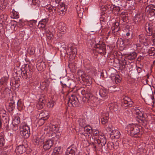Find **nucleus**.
Instances as JSON below:
<instances>
[{
    "label": "nucleus",
    "instance_id": "1",
    "mask_svg": "<svg viewBox=\"0 0 155 155\" xmlns=\"http://www.w3.org/2000/svg\"><path fill=\"white\" fill-rule=\"evenodd\" d=\"M140 127L134 124H130L127 125L126 128L128 134L132 136L140 134Z\"/></svg>",
    "mask_w": 155,
    "mask_h": 155
},
{
    "label": "nucleus",
    "instance_id": "2",
    "mask_svg": "<svg viewBox=\"0 0 155 155\" xmlns=\"http://www.w3.org/2000/svg\"><path fill=\"white\" fill-rule=\"evenodd\" d=\"M48 131L47 132V134L49 137H51L52 139L57 141L60 137L61 134L57 132L56 128L55 125H53L52 127L49 128Z\"/></svg>",
    "mask_w": 155,
    "mask_h": 155
},
{
    "label": "nucleus",
    "instance_id": "3",
    "mask_svg": "<svg viewBox=\"0 0 155 155\" xmlns=\"http://www.w3.org/2000/svg\"><path fill=\"white\" fill-rule=\"evenodd\" d=\"M20 134L21 136L25 138H28L30 135V128L25 123L22 124L20 127Z\"/></svg>",
    "mask_w": 155,
    "mask_h": 155
},
{
    "label": "nucleus",
    "instance_id": "4",
    "mask_svg": "<svg viewBox=\"0 0 155 155\" xmlns=\"http://www.w3.org/2000/svg\"><path fill=\"white\" fill-rule=\"evenodd\" d=\"M78 74L79 76L81 77L84 81L86 82L88 84V85H90L92 84V78L86 75L84 72L81 70L78 71Z\"/></svg>",
    "mask_w": 155,
    "mask_h": 155
},
{
    "label": "nucleus",
    "instance_id": "5",
    "mask_svg": "<svg viewBox=\"0 0 155 155\" xmlns=\"http://www.w3.org/2000/svg\"><path fill=\"white\" fill-rule=\"evenodd\" d=\"M68 103L69 106L76 107L78 105L79 101L75 95H72L69 97Z\"/></svg>",
    "mask_w": 155,
    "mask_h": 155
},
{
    "label": "nucleus",
    "instance_id": "6",
    "mask_svg": "<svg viewBox=\"0 0 155 155\" xmlns=\"http://www.w3.org/2000/svg\"><path fill=\"white\" fill-rule=\"evenodd\" d=\"M108 91L107 90L103 88L98 89L96 92L97 96L98 95L104 100L107 99L108 97Z\"/></svg>",
    "mask_w": 155,
    "mask_h": 155
},
{
    "label": "nucleus",
    "instance_id": "7",
    "mask_svg": "<svg viewBox=\"0 0 155 155\" xmlns=\"http://www.w3.org/2000/svg\"><path fill=\"white\" fill-rule=\"evenodd\" d=\"M122 106L124 107H130L132 106L133 102L129 97H125L122 101Z\"/></svg>",
    "mask_w": 155,
    "mask_h": 155
},
{
    "label": "nucleus",
    "instance_id": "8",
    "mask_svg": "<svg viewBox=\"0 0 155 155\" xmlns=\"http://www.w3.org/2000/svg\"><path fill=\"white\" fill-rule=\"evenodd\" d=\"M95 143H97L98 144H100L101 146H104L106 143V139L104 135L101 134L97 139V140H94Z\"/></svg>",
    "mask_w": 155,
    "mask_h": 155
},
{
    "label": "nucleus",
    "instance_id": "9",
    "mask_svg": "<svg viewBox=\"0 0 155 155\" xmlns=\"http://www.w3.org/2000/svg\"><path fill=\"white\" fill-rule=\"evenodd\" d=\"M95 143H97L98 144H100L101 146H104L106 143V139L104 135L101 134L97 139V140H94Z\"/></svg>",
    "mask_w": 155,
    "mask_h": 155
},
{
    "label": "nucleus",
    "instance_id": "10",
    "mask_svg": "<svg viewBox=\"0 0 155 155\" xmlns=\"http://www.w3.org/2000/svg\"><path fill=\"white\" fill-rule=\"evenodd\" d=\"M56 10L59 15L63 16L65 14L66 9L65 8L64 5L60 3L58 5L57 8H56Z\"/></svg>",
    "mask_w": 155,
    "mask_h": 155
},
{
    "label": "nucleus",
    "instance_id": "11",
    "mask_svg": "<svg viewBox=\"0 0 155 155\" xmlns=\"http://www.w3.org/2000/svg\"><path fill=\"white\" fill-rule=\"evenodd\" d=\"M109 114L107 111H104L101 116V123L103 124H105L107 123L109 119Z\"/></svg>",
    "mask_w": 155,
    "mask_h": 155
},
{
    "label": "nucleus",
    "instance_id": "12",
    "mask_svg": "<svg viewBox=\"0 0 155 155\" xmlns=\"http://www.w3.org/2000/svg\"><path fill=\"white\" fill-rule=\"evenodd\" d=\"M48 21V18H45L41 20L38 24V27L40 29L45 30V27Z\"/></svg>",
    "mask_w": 155,
    "mask_h": 155
},
{
    "label": "nucleus",
    "instance_id": "13",
    "mask_svg": "<svg viewBox=\"0 0 155 155\" xmlns=\"http://www.w3.org/2000/svg\"><path fill=\"white\" fill-rule=\"evenodd\" d=\"M43 148L45 150L49 149L53 144V141L51 140H47L43 143Z\"/></svg>",
    "mask_w": 155,
    "mask_h": 155
},
{
    "label": "nucleus",
    "instance_id": "14",
    "mask_svg": "<svg viewBox=\"0 0 155 155\" xmlns=\"http://www.w3.org/2000/svg\"><path fill=\"white\" fill-rule=\"evenodd\" d=\"M81 94L86 99L89 101L93 99V97L92 94L88 91H86L84 90H83L81 91Z\"/></svg>",
    "mask_w": 155,
    "mask_h": 155
},
{
    "label": "nucleus",
    "instance_id": "15",
    "mask_svg": "<svg viewBox=\"0 0 155 155\" xmlns=\"http://www.w3.org/2000/svg\"><path fill=\"white\" fill-rule=\"evenodd\" d=\"M70 51L69 52V58L70 59H74L77 54V49L75 47L72 46L70 48Z\"/></svg>",
    "mask_w": 155,
    "mask_h": 155
},
{
    "label": "nucleus",
    "instance_id": "16",
    "mask_svg": "<svg viewBox=\"0 0 155 155\" xmlns=\"http://www.w3.org/2000/svg\"><path fill=\"white\" fill-rule=\"evenodd\" d=\"M66 28L65 24L62 22L59 23L57 27L58 31L60 33L64 32L65 31Z\"/></svg>",
    "mask_w": 155,
    "mask_h": 155
},
{
    "label": "nucleus",
    "instance_id": "17",
    "mask_svg": "<svg viewBox=\"0 0 155 155\" xmlns=\"http://www.w3.org/2000/svg\"><path fill=\"white\" fill-rule=\"evenodd\" d=\"M145 11L148 14H153L155 11V6L154 5H150L146 8Z\"/></svg>",
    "mask_w": 155,
    "mask_h": 155
},
{
    "label": "nucleus",
    "instance_id": "18",
    "mask_svg": "<svg viewBox=\"0 0 155 155\" xmlns=\"http://www.w3.org/2000/svg\"><path fill=\"white\" fill-rule=\"evenodd\" d=\"M26 150V148L24 145H21L18 146L15 150L17 153L21 154L25 152Z\"/></svg>",
    "mask_w": 155,
    "mask_h": 155
},
{
    "label": "nucleus",
    "instance_id": "19",
    "mask_svg": "<svg viewBox=\"0 0 155 155\" xmlns=\"http://www.w3.org/2000/svg\"><path fill=\"white\" fill-rule=\"evenodd\" d=\"M111 79L112 81L116 84H117L121 82L122 78L118 75L113 74L111 77Z\"/></svg>",
    "mask_w": 155,
    "mask_h": 155
},
{
    "label": "nucleus",
    "instance_id": "20",
    "mask_svg": "<svg viewBox=\"0 0 155 155\" xmlns=\"http://www.w3.org/2000/svg\"><path fill=\"white\" fill-rule=\"evenodd\" d=\"M110 10L115 15H118L120 11V8L119 6H115L114 5H111L110 7Z\"/></svg>",
    "mask_w": 155,
    "mask_h": 155
},
{
    "label": "nucleus",
    "instance_id": "21",
    "mask_svg": "<svg viewBox=\"0 0 155 155\" xmlns=\"http://www.w3.org/2000/svg\"><path fill=\"white\" fill-rule=\"evenodd\" d=\"M108 108L111 112H115L118 109L117 105L115 103H111L109 104L108 106Z\"/></svg>",
    "mask_w": 155,
    "mask_h": 155
},
{
    "label": "nucleus",
    "instance_id": "22",
    "mask_svg": "<svg viewBox=\"0 0 155 155\" xmlns=\"http://www.w3.org/2000/svg\"><path fill=\"white\" fill-rule=\"evenodd\" d=\"M36 68L38 71H42L45 68V64L43 61H39L36 64Z\"/></svg>",
    "mask_w": 155,
    "mask_h": 155
},
{
    "label": "nucleus",
    "instance_id": "23",
    "mask_svg": "<svg viewBox=\"0 0 155 155\" xmlns=\"http://www.w3.org/2000/svg\"><path fill=\"white\" fill-rule=\"evenodd\" d=\"M20 122V119L19 117H15L12 121V124L16 128V129L18 128V125Z\"/></svg>",
    "mask_w": 155,
    "mask_h": 155
},
{
    "label": "nucleus",
    "instance_id": "24",
    "mask_svg": "<svg viewBox=\"0 0 155 155\" xmlns=\"http://www.w3.org/2000/svg\"><path fill=\"white\" fill-rule=\"evenodd\" d=\"M62 150L61 147H55L52 155H61Z\"/></svg>",
    "mask_w": 155,
    "mask_h": 155
},
{
    "label": "nucleus",
    "instance_id": "25",
    "mask_svg": "<svg viewBox=\"0 0 155 155\" xmlns=\"http://www.w3.org/2000/svg\"><path fill=\"white\" fill-rule=\"evenodd\" d=\"M34 142L35 145H38L43 142L44 139L42 137H38L35 136L34 138Z\"/></svg>",
    "mask_w": 155,
    "mask_h": 155
},
{
    "label": "nucleus",
    "instance_id": "26",
    "mask_svg": "<svg viewBox=\"0 0 155 155\" xmlns=\"http://www.w3.org/2000/svg\"><path fill=\"white\" fill-rule=\"evenodd\" d=\"M74 83L71 79H68L67 80V81L64 84L66 86L71 88H73L74 87Z\"/></svg>",
    "mask_w": 155,
    "mask_h": 155
},
{
    "label": "nucleus",
    "instance_id": "27",
    "mask_svg": "<svg viewBox=\"0 0 155 155\" xmlns=\"http://www.w3.org/2000/svg\"><path fill=\"white\" fill-rule=\"evenodd\" d=\"M45 101L43 98H40L39 99V101L38 104H37V107L39 109H41L44 106L45 103Z\"/></svg>",
    "mask_w": 155,
    "mask_h": 155
},
{
    "label": "nucleus",
    "instance_id": "28",
    "mask_svg": "<svg viewBox=\"0 0 155 155\" xmlns=\"http://www.w3.org/2000/svg\"><path fill=\"white\" fill-rule=\"evenodd\" d=\"M75 150V149L74 148H68L66 151L65 155H74Z\"/></svg>",
    "mask_w": 155,
    "mask_h": 155
},
{
    "label": "nucleus",
    "instance_id": "29",
    "mask_svg": "<svg viewBox=\"0 0 155 155\" xmlns=\"http://www.w3.org/2000/svg\"><path fill=\"white\" fill-rule=\"evenodd\" d=\"M102 134V133L100 132L98 130H95L93 132V136L92 138L94 139V140H97V138Z\"/></svg>",
    "mask_w": 155,
    "mask_h": 155
},
{
    "label": "nucleus",
    "instance_id": "30",
    "mask_svg": "<svg viewBox=\"0 0 155 155\" xmlns=\"http://www.w3.org/2000/svg\"><path fill=\"white\" fill-rule=\"evenodd\" d=\"M41 118H42L46 120L49 117V115L48 112L47 111H44L41 113L39 114Z\"/></svg>",
    "mask_w": 155,
    "mask_h": 155
},
{
    "label": "nucleus",
    "instance_id": "31",
    "mask_svg": "<svg viewBox=\"0 0 155 155\" xmlns=\"http://www.w3.org/2000/svg\"><path fill=\"white\" fill-rule=\"evenodd\" d=\"M120 15L124 22H127V21L128 20V17L126 12H122L120 14Z\"/></svg>",
    "mask_w": 155,
    "mask_h": 155
},
{
    "label": "nucleus",
    "instance_id": "32",
    "mask_svg": "<svg viewBox=\"0 0 155 155\" xmlns=\"http://www.w3.org/2000/svg\"><path fill=\"white\" fill-rule=\"evenodd\" d=\"M111 134L113 135L115 138L118 139L120 137V134L119 130H115L112 131Z\"/></svg>",
    "mask_w": 155,
    "mask_h": 155
},
{
    "label": "nucleus",
    "instance_id": "33",
    "mask_svg": "<svg viewBox=\"0 0 155 155\" xmlns=\"http://www.w3.org/2000/svg\"><path fill=\"white\" fill-rule=\"evenodd\" d=\"M137 56V53L135 52H133L129 54L127 56V58L129 60H133L136 58Z\"/></svg>",
    "mask_w": 155,
    "mask_h": 155
},
{
    "label": "nucleus",
    "instance_id": "34",
    "mask_svg": "<svg viewBox=\"0 0 155 155\" xmlns=\"http://www.w3.org/2000/svg\"><path fill=\"white\" fill-rule=\"evenodd\" d=\"M136 20L137 21V22L141 21L143 19V13H138L135 16Z\"/></svg>",
    "mask_w": 155,
    "mask_h": 155
},
{
    "label": "nucleus",
    "instance_id": "35",
    "mask_svg": "<svg viewBox=\"0 0 155 155\" xmlns=\"http://www.w3.org/2000/svg\"><path fill=\"white\" fill-rule=\"evenodd\" d=\"M7 5V2L4 0H0V9L3 10L5 8Z\"/></svg>",
    "mask_w": 155,
    "mask_h": 155
},
{
    "label": "nucleus",
    "instance_id": "36",
    "mask_svg": "<svg viewBox=\"0 0 155 155\" xmlns=\"http://www.w3.org/2000/svg\"><path fill=\"white\" fill-rule=\"evenodd\" d=\"M11 18H17L19 17V14L18 12L13 9L11 13Z\"/></svg>",
    "mask_w": 155,
    "mask_h": 155
},
{
    "label": "nucleus",
    "instance_id": "37",
    "mask_svg": "<svg viewBox=\"0 0 155 155\" xmlns=\"http://www.w3.org/2000/svg\"><path fill=\"white\" fill-rule=\"evenodd\" d=\"M79 124L81 127L85 126L86 124V120L84 118H80L78 120Z\"/></svg>",
    "mask_w": 155,
    "mask_h": 155
},
{
    "label": "nucleus",
    "instance_id": "38",
    "mask_svg": "<svg viewBox=\"0 0 155 155\" xmlns=\"http://www.w3.org/2000/svg\"><path fill=\"white\" fill-rule=\"evenodd\" d=\"M84 130L85 132H87L88 135L90 134L92 132L91 127L89 125L85 126L84 127Z\"/></svg>",
    "mask_w": 155,
    "mask_h": 155
},
{
    "label": "nucleus",
    "instance_id": "39",
    "mask_svg": "<svg viewBox=\"0 0 155 155\" xmlns=\"http://www.w3.org/2000/svg\"><path fill=\"white\" fill-rule=\"evenodd\" d=\"M39 2L38 0H28V3L29 4L34 5H38L39 4Z\"/></svg>",
    "mask_w": 155,
    "mask_h": 155
},
{
    "label": "nucleus",
    "instance_id": "40",
    "mask_svg": "<svg viewBox=\"0 0 155 155\" xmlns=\"http://www.w3.org/2000/svg\"><path fill=\"white\" fill-rule=\"evenodd\" d=\"M55 104V103L54 101L52 100L49 101L47 104L48 107L50 108H52Z\"/></svg>",
    "mask_w": 155,
    "mask_h": 155
},
{
    "label": "nucleus",
    "instance_id": "41",
    "mask_svg": "<svg viewBox=\"0 0 155 155\" xmlns=\"http://www.w3.org/2000/svg\"><path fill=\"white\" fill-rule=\"evenodd\" d=\"M48 86V84L45 81L43 82L41 84V87L42 89H45Z\"/></svg>",
    "mask_w": 155,
    "mask_h": 155
},
{
    "label": "nucleus",
    "instance_id": "42",
    "mask_svg": "<svg viewBox=\"0 0 155 155\" xmlns=\"http://www.w3.org/2000/svg\"><path fill=\"white\" fill-rule=\"evenodd\" d=\"M80 137L82 139V140H85L88 135L87 133H80Z\"/></svg>",
    "mask_w": 155,
    "mask_h": 155
},
{
    "label": "nucleus",
    "instance_id": "43",
    "mask_svg": "<svg viewBox=\"0 0 155 155\" xmlns=\"http://www.w3.org/2000/svg\"><path fill=\"white\" fill-rule=\"evenodd\" d=\"M109 90L110 91L112 92H114L117 90V88L116 86H114L112 87H110L109 88Z\"/></svg>",
    "mask_w": 155,
    "mask_h": 155
},
{
    "label": "nucleus",
    "instance_id": "44",
    "mask_svg": "<svg viewBox=\"0 0 155 155\" xmlns=\"http://www.w3.org/2000/svg\"><path fill=\"white\" fill-rule=\"evenodd\" d=\"M45 120H46L40 118L38 122L39 126L43 125L44 124Z\"/></svg>",
    "mask_w": 155,
    "mask_h": 155
},
{
    "label": "nucleus",
    "instance_id": "45",
    "mask_svg": "<svg viewBox=\"0 0 155 155\" xmlns=\"http://www.w3.org/2000/svg\"><path fill=\"white\" fill-rule=\"evenodd\" d=\"M146 39H144V37L140 35L139 36V40L140 42L142 43H145L146 41Z\"/></svg>",
    "mask_w": 155,
    "mask_h": 155
},
{
    "label": "nucleus",
    "instance_id": "46",
    "mask_svg": "<svg viewBox=\"0 0 155 155\" xmlns=\"http://www.w3.org/2000/svg\"><path fill=\"white\" fill-rule=\"evenodd\" d=\"M7 16L5 15H2L0 16V21L3 22L6 19Z\"/></svg>",
    "mask_w": 155,
    "mask_h": 155
},
{
    "label": "nucleus",
    "instance_id": "47",
    "mask_svg": "<svg viewBox=\"0 0 155 155\" xmlns=\"http://www.w3.org/2000/svg\"><path fill=\"white\" fill-rule=\"evenodd\" d=\"M5 142L3 137H0V147L4 145Z\"/></svg>",
    "mask_w": 155,
    "mask_h": 155
},
{
    "label": "nucleus",
    "instance_id": "48",
    "mask_svg": "<svg viewBox=\"0 0 155 155\" xmlns=\"http://www.w3.org/2000/svg\"><path fill=\"white\" fill-rule=\"evenodd\" d=\"M77 14L78 15V16L79 17L81 18V16L82 15L83 13V9H80V11H78V8L77 9Z\"/></svg>",
    "mask_w": 155,
    "mask_h": 155
},
{
    "label": "nucleus",
    "instance_id": "49",
    "mask_svg": "<svg viewBox=\"0 0 155 155\" xmlns=\"http://www.w3.org/2000/svg\"><path fill=\"white\" fill-rule=\"evenodd\" d=\"M46 36L49 39H51L53 38V35L51 32H50L46 34Z\"/></svg>",
    "mask_w": 155,
    "mask_h": 155
},
{
    "label": "nucleus",
    "instance_id": "50",
    "mask_svg": "<svg viewBox=\"0 0 155 155\" xmlns=\"http://www.w3.org/2000/svg\"><path fill=\"white\" fill-rule=\"evenodd\" d=\"M118 143L117 142H115L114 143H112V144L113 145V147L115 149H117L118 147Z\"/></svg>",
    "mask_w": 155,
    "mask_h": 155
},
{
    "label": "nucleus",
    "instance_id": "51",
    "mask_svg": "<svg viewBox=\"0 0 155 155\" xmlns=\"http://www.w3.org/2000/svg\"><path fill=\"white\" fill-rule=\"evenodd\" d=\"M35 51L34 48H31L30 49L29 52L30 54L31 55L34 54L35 53Z\"/></svg>",
    "mask_w": 155,
    "mask_h": 155
},
{
    "label": "nucleus",
    "instance_id": "52",
    "mask_svg": "<svg viewBox=\"0 0 155 155\" xmlns=\"http://www.w3.org/2000/svg\"><path fill=\"white\" fill-rule=\"evenodd\" d=\"M8 78L7 77L5 76L3 77L1 79V81L4 82H6L8 80Z\"/></svg>",
    "mask_w": 155,
    "mask_h": 155
},
{
    "label": "nucleus",
    "instance_id": "53",
    "mask_svg": "<svg viewBox=\"0 0 155 155\" xmlns=\"http://www.w3.org/2000/svg\"><path fill=\"white\" fill-rule=\"evenodd\" d=\"M112 32L113 33H114V31H117L119 30V28L117 27H116V28L114 26L112 27Z\"/></svg>",
    "mask_w": 155,
    "mask_h": 155
},
{
    "label": "nucleus",
    "instance_id": "54",
    "mask_svg": "<svg viewBox=\"0 0 155 155\" xmlns=\"http://www.w3.org/2000/svg\"><path fill=\"white\" fill-rule=\"evenodd\" d=\"M146 31L147 33H149V35H150L151 34L152 30L150 27H148V30H147Z\"/></svg>",
    "mask_w": 155,
    "mask_h": 155
},
{
    "label": "nucleus",
    "instance_id": "55",
    "mask_svg": "<svg viewBox=\"0 0 155 155\" xmlns=\"http://www.w3.org/2000/svg\"><path fill=\"white\" fill-rule=\"evenodd\" d=\"M97 51L99 52V53L100 54H102L103 52L105 51V49L104 48H103L102 49H100V51H98V50H97Z\"/></svg>",
    "mask_w": 155,
    "mask_h": 155
},
{
    "label": "nucleus",
    "instance_id": "56",
    "mask_svg": "<svg viewBox=\"0 0 155 155\" xmlns=\"http://www.w3.org/2000/svg\"><path fill=\"white\" fill-rule=\"evenodd\" d=\"M138 110H139L141 112H143V113H146L147 112V110L146 109H143V110H141V109H139Z\"/></svg>",
    "mask_w": 155,
    "mask_h": 155
},
{
    "label": "nucleus",
    "instance_id": "57",
    "mask_svg": "<svg viewBox=\"0 0 155 155\" xmlns=\"http://www.w3.org/2000/svg\"><path fill=\"white\" fill-rule=\"evenodd\" d=\"M153 43L155 44V34H153Z\"/></svg>",
    "mask_w": 155,
    "mask_h": 155
},
{
    "label": "nucleus",
    "instance_id": "58",
    "mask_svg": "<svg viewBox=\"0 0 155 155\" xmlns=\"http://www.w3.org/2000/svg\"><path fill=\"white\" fill-rule=\"evenodd\" d=\"M141 69L139 67H138L137 68V70L138 72V73H140L141 71Z\"/></svg>",
    "mask_w": 155,
    "mask_h": 155
},
{
    "label": "nucleus",
    "instance_id": "59",
    "mask_svg": "<svg viewBox=\"0 0 155 155\" xmlns=\"http://www.w3.org/2000/svg\"><path fill=\"white\" fill-rule=\"evenodd\" d=\"M22 22V21L21 20H20L18 21L19 24L20 25H22V24H21V22Z\"/></svg>",
    "mask_w": 155,
    "mask_h": 155
},
{
    "label": "nucleus",
    "instance_id": "60",
    "mask_svg": "<svg viewBox=\"0 0 155 155\" xmlns=\"http://www.w3.org/2000/svg\"><path fill=\"white\" fill-rule=\"evenodd\" d=\"M151 99L152 100V102H153V99H154V98L153 96H152L151 97Z\"/></svg>",
    "mask_w": 155,
    "mask_h": 155
},
{
    "label": "nucleus",
    "instance_id": "61",
    "mask_svg": "<svg viewBox=\"0 0 155 155\" xmlns=\"http://www.w3.org/2000/svg\"><path fill=\"white\" fill-rule=\"evenodd\" d=\"M107 130H108L109 131H110L111 130V129L110 127H107Z\"/></svg>",
    "mask_w": 155,
    "mask_h": 155
},
{
    "label": "nucleus",
    "instance_id": "62",
    "mask_svg": "<svg viewBox=\"0 0 155 155\" xmlns=\"http://www.w3.org/2000/svg\"><path fill=\"white\" fill-rule=\"evenodd\" d=\"M127 41L128 42V44H130L131 43V41L130 40H127Z\"/></svg>",
    "mask_w": 155,
    "mask_h": 155
},
{
    "label": "nucleus",
    "instance_id": "63",
    "mask_svg": "<svg viewBox=\"0 0 155 155\" xmlns=\"http://www.w3.org/2000/svg\"><path fill=\"white\" fill-rule=\"evenodd\" d=\"M61 0H56L55 1L56 2V3L58 2H60Z\"/></svg>",
    "mask_w": 155,
    "mask_h": 155
},
{
    "label": "nucleus",
    "instance_id": "64",
    "mask_svg": "<svg viewBox=\"0 0 155 155\" xmlns=\"http://www.w3.org/2000/svg\"><path fill=\"white\" fill-rule=\"evenodd\" d=\"M126 35L127 36H129L130 35V33L129 32H127L126 33Z\"/></svg>",
    "mask_w": 155,
    "mask_h": 155
}]
</instances>
